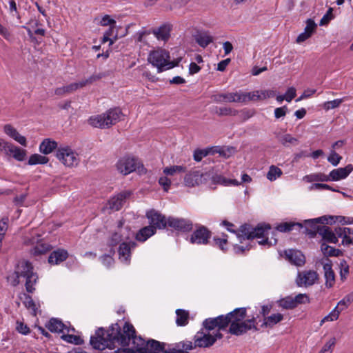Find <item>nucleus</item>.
<instances>
[{"label": "nucleus", "instance_id": "obj_1", "mask_svg": "<svg viewBox=\"0 0 353 353\" xmlns=\"http://www.w3.org/2000/svg\"><path fill=\"white\" fill-rule=\"evenodd\" d=\"M90 343L93 348L100 350L114 349L117 345L126 347L132 344V348L119 349V353H165L166 346L165 343L154 339L145 341L136 335L134 326L127 322L122 330L117 323L112 325L108 330L99 328L94 336H91Z\"/></svg>", "mask_w": 353, "mask_h": 353}, {"label": "nucleus", "instance_id": "obj_2", "mask_svg": "<svg viewBox=\"0 0 353 353\" xmlns=\"http://www.w3.org/2000/svg\"><path fill=\"white\" fill-rule=\"evenodd\" d=\"M334 217L332 216H323L314 219H309L305 221L306 233L311 237H314L316 234L321 236L322 239L331 243L338 242V236L335 230H332L324 223H332Z\"/></svg>", "mask_w": 353, "mask_h": 353}, {"label": "nucleus", "instance_id": "obj_3", "mask_svg": "<svg viewBox=\"0 0 353 353\" xmlns=\"http://www.w3.org/2000/svg\"><path fill=\"white\" fill-rule=\"evenodd\" d=\"M123 117L119 108H111L103 114L90 117L88 122L94 128L101 129L109 128L120 121Z\"/></svg>", "mask_w": 353, "mask_h": 353}, {"label": "nucleus", "instance_id": "obj_4", "mask_svg": "<svg viewBox=\"0 0 353 353\" xmlns=\"http://www.w3.org/2000/svg\"><path fill=\"white\" fill-rule=\"evenodd\" d=\"M148 61L157 68L158 72H161L177 65L181 59L171 61L169 52L163 49H158L150 52Z\"/></svg>", "mask_w": 353, "mask_h": 353}, {"label": "nucleus", "instance_id": "obj_5", "mask_svg": "<svg viewBox=\"0 0 353 353\" xmlns=\"http://www.w3.org/2000/svg\"><path fill=\"white\" fill-rule=\"evenodd\" d=\"M15 270L17 274H19V276L26 279V289L29 293H32L35 288H34V284L37 283L38 276L33 272V267L32 264L28 261H21L18 263Z\"/></svg>", "mask_w": 353, "mask_h": 353}, {"label": "nucleus", "instance_id": "obj_6", "mask_svg": "<svg viewBox=\"0 0 353 353\" xmlns=\"http://www.w3.org/2000/svg\"><path fill=\"white\" fill-rule=\"evenodd\" d=\"M270 230V225L260 224L254 228L247 225H242L239 232L237 233V238L242 243L245 239L264 237Z\"/></svg>", "mask_w": 353, "mask_h": 353}, {"label": "nucleus", "instance_id": "obj_7", "mask_svg": "<svg viewBox=\"0 0 353 353\" xmlns=\"http://www.w3.org/2000/svg\"><path fill=\"white\" fill-rule=\"evenodd\" d=\"M56 157L69 168L76 167L80 162L79 154L69 146L59 147L56 152Z\"/></svg>", "mask_w": 353, "mask_h": 353}, {"label": "nucleus", "instance_id": "obj_8", "mask_svg": "<svg viewBox=\"0 0 353 353\" xmlns=\"http://www.w3.org/2000/svg\"><path fill=\"white\" fill-rule=\"evenodd\" d=\"M103 77L102 74H94L88 77V79H83L79 82H74L68 85L57 88L54 90V93L57 95L63 96L65 94L72 93L78 89L83 88L87 85L92 84L93 82L101 79Z\"/></svg>", "mask_w": 353, "mask_h": 353}, {"label": "nucleus", "instance_id": "obj_9", "mask_svg": "<svg viewBox=\"0 0 353 353\" xmlns=\"http://www.w3.org/2000/svg\"><path fill=\"white\" fill-rule=\"evenodd\" d=\"M222 336V334L219 332L211 333L203 329L195 334L194 344L195 347H208L212 346L217 339H221Z\"/></svg>", "mask_w": 353, "mask_h": 353}, {"label": "nucleus", "instance_id": "obj_10", "mask_svg": "<svg viewBox=\"0 0 353 353\" xmlns=\"http://www.w3.org/2000/svg\"><path fill=\"white\" fill-rule=\"evenodd\" d=\"M210 174L201 170H190L184 176L183 183L186 187L194 188L205 184L208 181Z\"/></svg>", "mask_w": 353, "mask_h": 353}, {"label": "nucleus", "instance_id": "obj_11", "mask_svg": "<svg viewBox=\"0 0 353 353\" xmlns=\"http://www.w3.org/2000/svg\"><path fill=\"white\" fill-rule=\"evenodd\" d=\"M124 222L122 220L119 221L117 223V229L114 231L110 239L109 245L114 247L123 241H128L133 236L132 232L128 227H123Z\"/></svg>", "mask_w": 353, "mask_h": 353}, {"label": "nucleus", "instance_id": "obj_12", "mask_svg": "<svg viewBox=\"0 0 353 353\" xmlns=\"http://www.w3.org/2000/svg\"><path fill=\"white\" fill-rule=\"evenodd\" d=\"M137 159L132 157H123L118 160L116 168L118 172L123 175H128L136 170L139 166Z\"/></svg>", "mask_w": 353, "mask_h": 353}, {"label": "nucleus", "instance_id": "obj_13", "mask_svg": "<svg viewBox=\"0 0 353 353\" xmlns=\"http://www.w3.org/2000/svg\"><path fill=\"white\" fill-rule=\"evenodd\" d=\"M255 323L256 319L254 317L247 320L244 319L236 324L231 325L229 328V332L233 335L240 336L250 330L254 329L256 330L257 328Z\"/></svg>", "mask_w": 353, "mask_h": 353}, {"label": "nucleus", "instance_id": "obj_14", "mask_svg": "<svg viewBox=\"0 0 353 353\" xmlns=\"http://www.w3.org/2000/svg\"><path fill=\"white\" fill-rule=\"evenodd\" d=\"M319 280V274L314 270L299 272L296 279L299 287H309L313 285Z\"/></svg>", "mask_w": 353, "mask_h": 353}, {"label": "nucleus", "instance_id": "obj_15", "mask_svg": "<svg viewBox=\"0 0 353 353\" xmlns=\"http://www.w3.org/2000/svg\"><path fill=\"white\" fill-rule=\"evenodd\" d=\"M226 319L224 318L223 315H220L216 318H209L206 319L203 322V330L207 332H211L213 330H215L212 333H216V332H219L221 330H223L225 328Z\"/></svg>", "mask_w": 353, "mask_h": 353}, {"label": "nucleus", "instance_id": "obj_16", "mask_svg": "<svg viewBox=\"0 0 353 353\" xmlns=\"http://www.w3.org/2000/svg\"><path fill=\"white\" fill-rule=\"evenodd\" d=\"M319 263L323 265L324 270V276L325 279V285L327 288L333 287L335 283V275L332 270V261L327 258H323Z\"/></svg>", "mask_w": 353, "mask_h": 353}, {"label": "nucleus", "instance_id": "obj_17", "mask_svg": "<svg viewBox=\"0 0 353 353\" xmlns=\"http://www.w3.org/2000/svg\"><path fill=\"white\" fill-rule=\"evenodd\" d=\"M146 217L150 221V225L152 226L154 230L163 229L168 225V219L154 210H151L146 213Z\"/></svg>", "mask_w": 353, "mask_h": 353}, {"label": "nucleus", "instance_id": "obj_18", "mask_svg": "<svg viewBox=\"0 0 353 353\" xmlns=\"http://www.w3.org/2000/svg\"><path fill=\"white\" fill-rule=\"evenodd\" d=\"M136 246L133 241H123L119 247V259L125 264H129L130 262L131 250Z\"/></svg>", "mask_w": 353, "mask_h": 353}, {"label": "nucleus", "instance_id": "obj_19", "mask_svg": "<svg viewBox=\"0 0 353 353\" xmlns=\"http://www.w3.org/2000/svg\"><path fill=\"white\" fill-rule=\"evenodd\" d=\"M211 232L204 226H200L191 235L190 241L193 244H207Z\"/></svg>", "mask_w": 353, "mask_h": 353}, {"label": "nucleus", "instance_id": "obj_20", "mask_svg": "<svg viewBox=\"0 0 353 353\" xmlns=\"http://www.w3.org/2000/svg\"><path fill=\"white\" fill-rule=\"evenodd\" d=\"M131 194V191L124 190L112 196L108 201L109 208L114 210H120L123 203L125 202V200L130 196Z\"/></svg>", "mask_w": 353, "mask_h": 353}, {"label": "nucleus", "instance_id": "obj_21", "mask_svg": "<svg viewBox=\"0 0 353 353\" xmlns=\"http://www.w3.org/2000/svg\"><path fill=\"white\" fill-rule=\"evenodd\" d=\"M246 316V308L240 307L228 313L224 318L226 319L225 327L230 325L236 324L245 319Z\"/></svg>", "mask_w": 353, "mask_h": 353}, {"label": "nucleus", "instance_id": "obj_22", "mask_svg": "<svg viewBox=\"0 0 353 353\" xmlns=\"http://www.w3.org/2000/svg\"><path fill=\"white\" fill-rule=\"evenodd\" d=\"M353 171L352 164L347 165L345 168H339L332 170L328 176V181H337L344 179Z\"/></svg>", "mask_w": 353, "mask_h": 353}, {"label": "nucleus", "instance_id": "obj_23", "mask_svg": "<svg viewBox=\"0 0 353 353\" xmlns=\"http://www.w3.org/2000/svg\"><path fill=\"white\" fill-rule=\"evenodd\" d=\"M168 225L183 232H188L192 229V221L185 219L169 217L168 219Z\"/></svg>", "mask_w": 353, "mask_h": 353}, {"label": "nucleus", "instance_id": "obj_24", "mask_svg": "<svg viewBox=\"0 0 353 353\" xmlns=\"http://www.w3.org/2000/svg\"><path fill=\"white\" fill-rule=\"evenodd\" d=\"M213 100L216 103H242V100H243V98H242L241 96V91H239L236 92L223 93L214 95Z\"/></svg>", "mask_w": 353, "mask_h": 353}, {"label": "nucleus", "instance_id": "obj_25", "mask_svg": "<svg viewBox=\"0 0 353 353\" xmlns=\"http://www.w3.org/2000/svg\"><path fill=\"white\" fill-rule=\"evenodd\" d=\"M192 349L191 341H182L172 345L166 344L165 353H188Z\"/></svg>", "mask_w": 353, "mask_h": 353}, {"label": "nucleus", "instance_id": "obj_26", "mask_svg": "<svg viewBox=\"0 0 353 353\" xmlns=\"http://www.w3.org/2000/svg\"><path fill=\"white\" fill-rule=\"evenodd\" d=\"M5 154L13 157L18 161H23L26 159L27 151L10 142Z\"/></svg>", "mask_w": 353, "mask_h": 353}, {"label": "nucleus", "instance_id": "obj_27", "mask_svg": "<svg viewBox=\"0 0 353 353\" xmlns=\"http://www.w3.org/2000/svg\"><path fill=\"white\" fill-rule=\"evenodd\" d=\"M208 174L210 176L208 177V181H210V185H216L220 184L225 186L229 185H239L241 184L236 179H228L220 174H214L212 172L208 171Z\"/></svg>", "mask_w": 353, "mask_h": 353}, {"label": "nucleus", "instance_id": "obj_28", "mask_svg": "<svg viewBox=\"0 0 353 353\" xmlns=\"http://www.w3.org/2000/svg\"><path fill=\"white\" fill-rule=\"evenodd\" d=\"M338 239H342L341 243L344 246L353 245V230L350 228L337 227L335 228Z\"/></svg>", "mask_w": 353, "mask_h": 353}, {"label": "nucleus", "instance_id": "obj_29", "mask_svg": "<svg viewBox=\"0 0 353 353\" xmlns=\"http://www.w3.org/2000/svg\"><path fill=\"white\" fill-rule=\"evenodd\" d=\"M3 132L9 137L19 143L22 146H27L26 138L21 135L17 130L10 124H6L3 126Z\"/></svg>", "mask_w": 353, "mask_h": 353}, {"label": "nucleus", "instance_id": "obj_30", "mask_svg": "<svg viewBox=\"0 0 353 353\" xmlns=\"http://www.w3.org/2000/svg\"><path fill=\"white\" fill-rule=\"evenodd\" d=\"M285 256L292 263L296 266H302L305 263V256L299 250H288L285 251Z\"/></svg>", "mask_w": 353, "mask_h": 353}, {"label": "nucleus", "instance_id": "obj_31", "mask_svg": "<svg viewBox=\"0 0 353 353\" xmlns=\"http://www.w3.org/2000/svg\"><path fill=\"white\" fill-rule=\"evenodd\" d=\"M36 242L34 239H28V241H25V243L28 245H32ZM52 249V247L50 244L43 242V241H37V245L30 250V253L32 255L37 256L46 254L47 252L50 251Z\"/></svg>", "mask_w": 353, "mask_h": 353}, {"label": "nucleus", "instance_id": "obj_32", "mask_svg": "<svg viewBox=\"0 0 353 353\" xmlns=\"http://www.w3.org/2000/svg\"><path fill=\"white\" fill-rule=\"evenodd\" d=\"M46 326L50 332H64V330H67L68 332L70 330L72 332H74V328L70 329L64 325L61 321L54 318L51 319Z\"/></svg>", "mask_w": 353, "mask_h": 353}, {"label": "nucleus", "instance_id": "obj_33", "mask_svg": "<svg viewBox=\"0 0 353 353\" xmlns=\"http://www.w3.org/2000/svg\"><path fill=\"white\" fill-rule=\"evenodd\" d=\"M171 26L163 24L158 28L154 29L152 33L159 41L167 42L170 37Z\"/></svg>", "mask_w": 353, "mask_h": 353}, {"label": "nucleus", "instance_id": "obj_34", "mask_svg": "<svg viewBox=\"0 0 353 353\" xmlns=\"http://www.w3.org/2000/svg\"><path fill=\"white\" fill-rule=\"evenodd\" d=\"M68 256V252L65 250L59 249L52 252L48 258V261L51 264H59L65 261Z\"/></svg>", "mask_w": 353, "mask_h": 353}, {"label": "nucleus", "instance_id": "obj_35", "mask_svg": "<svg viewBox=\"0 0 353 353\" xmlns=\"http://www.w3.org/2000/svg\"><path fill=\"white\" fill-rule=\"evenodd\" d=\"M283 315L281 313L272 314L263 319L262 327L272 328L275 325L283 321Z\"/></svg>", "mask_w": 353, "mask_h": 353}, {"label": "nucleus", "instance_id": "obj_36", "mask_svg": "<svg viewBox=\"0 0 353 353\" xmlns=\"http://www.w3.org/2000/svg\"><path fill=\"white\" fill-rule=\"evenodd\" d=\"M57 148V143L50 139H44L39 145V151L41 153L47 155L50 154Z\"/></svg>", "mask_w": 353, "mask_h": 353}, {"label": "nucleus", "instance_id": "obj_37", "mask_svg": "<svg viewBox=\"0 0 353 353\" xmlns=\"http://www.w3.org/2000/svg\"><path fill=\"white\" fill-rule=\"evenodd\" d=\"M216 153H221V152L217 149H213L212 148L203 150L197 149L194 152L193 158L195 161L199 162L208 154H214Z\"/></svg>", "mask_w": 353, "mask_h": 353}, {"label": "nucleus", "instance_id": "obj_38", "mask_svg": "<svg viewBox=\"0 0 353 353\" xmlns=\"http://www.w3.org/2000/svg\"><path fill=\"white\" fill-rule=\"evenodd\" d=\"M155 230H156L150 225L144 227L137 234L136 239L139 241L143 242L152 236L155 233Z\"/></svg>", "mask_w": 353, "mask_h": 353}, {"label": "nucleus", "instance_id": "obj_39", "mask_svg": "<svg viewBox=\"0 0 353 353\" xmlns=\"http://www.w3.org/2000/svg\"><path fill=\"white\" fill-rule=\"evenodd\" d=\"M197 43L202 48H205L208 45L213 41V38L208 32H199L195 36Z\"/></svg>", "mask_w": 353, "mask_h": 353}, {"label": "nucleus", "instance_id": "obj_40", "mask_svg": "<svg viewBox=\"0 0 353 353\" xmlns=\"http://www.w3.org/2000/svg\"><path fill=\"white\" fill-rule=\"evenodd\" d=\"M303 180L307 183H311L314 181H329L328 176L321 172L313 173L311 174L305 175L303 177Z\"/></svg>", "mask_w": 353, "mask_h": 353}, {"label": "nucleus", "instance_id": "obj_41", "mask_svg": "<svg viewBox=\"0 0 353 353\" xmlns=\"http://www.w3.org/2000/svg\"><path fill=\"white\" fill-rule=\"evenodd\" d=\"M321 250L323 255L326 256L325 258H327V256H338L342 253L340 250L330 246L325 243H321Z\"/></svg>", "mask_w": 353, "mask_h": 353}, {"label": "nucleus", "instance_id": "obj_42", "mask_svg": "<svg viewBox=\"0 0 353 353\" xmlns=\"http://www.w3.org/2000/svg\"><path fill=\"white\" fill-rule=\"evenodd\" d=\"M23 296L24 298L23 303L25 307L29 310L33 315L36 316L38 312L39 305H37L29 295L23 294Z\"/></svg>", "mask_w": 353, "mask_h": 353}, {"label": "nucleus", "instance_id": "obj_43", "mask_svg": "<svg viewBox=\"0 0 353 353\" xmlns=\"http://www.w3.org/2000/svg\"><path fill=\"white\" fill-rule=\"evenodd\" d=\"M176 323L178 326H184L188 323L189 313L184 310L178 309L176 310Z\"/></svg>", "mask_w": 353, "mask_h": 353}, {"label": "nucleus", "instance_id": "obj_44", "mask_svg": "<svg viewBox=\"0 0 353 353\" xmlns=\"http://www.w3.org/2000/svg\"><path fill=\"white\" fill-rule=\"evenodd\" d=\"M49 161V159L46 156H43L39 154H32L28 161V164L30 165H44L46 164Z\"/></svg>", "mask_w": 353, "mask_h": 353}, {"label": "nucleus", "instance_id": "obj_45", "mask_svg": "<svg viewBox=\"0 0 353 353\" xmlns=\"http://www.w3.org/2000/svg\"><path fill=\"white\" fill-rule=\"evenodd\" d=\"M353 302V292L345 295L336 305V307L341 312L347 309Z\"/></svg>", "mask_w": 353, "mask_h": 353}, {"label": "nucleus", "instance_id": "obj_46", "mask_svg": "<svg viewBox=\"0 0 353 353\" xmlns=\"http://www.w3.org/2000/svg\"><path fill=\"white\" fill-rule=\"evenodd\" d=\"M283 174L282 170L276 165H271L266 174L267 179L270 181H274Z\"/></svg>", "mask_w": 353, "mask_h": 353}, {"label": "nucleus", "instance_id": "obj_47", "mask_svg": "<svg viewBox=\"0 0 353 353\" xmlns=\"http://www.w3.org/2000/svg\"><path fill=\"white\" fill-rule=\"evenodd\" d=\"M186 170V168L183 165H172L169 167H165L163 172V174L168 176H174L176 173L185 172Z\"/></svg>", "mask_w": 353, "mask_h": 353}, {"label": "nucleus", "instance_id": "obj_48", "mask_svg": "<svg viewBox=\"0 0 353 353\" xmlns=\"http://www.w3.org/2000/svg\"><path fill=\"white\" fill-rule=\"evenodd\" d=\"M297 225L300 228H302V224L299 223H294V222H285L279 224L276 226V230L281 232H286L291 231L293 228Z\"/></svg>", "mask_w": 353, "mask_h": 353}, {"label": "nucleus", "instance_id": "obj_49", "mask_svg": "<svg viewBox=\"0 0 353 353\" xmlns=\"http://www.w3.org/2000/svg\"><path fill=\"white\" fill-rule=\"evenodd\" d=\"M279 305L280 307L287 310L294 309L296 307L294 298L291 296H287L281 299L279 301Z\"/></svg>", "mask_w": 353, "mask_h": 353}, {"label": "nucleus", "instance_id": "obj_50", "mask_svg": "<svg viewBox=\"0 0 353 353\" xmlns=\"http://www.w3.org/2000/svg\"><path fill=\"white\" fill-rule=\"evenodd\" d=\"M61 339L68 343L75 345H81L83 343V340L80 336L74 334H63Z\"/></svg>", "mask_w": 353, "mask_h": 353}, {"label": "nucleus", "instance_id": "obj_51", "mask_svg": "<svg viewBox=\"0 0 353 353\" xmlns=\"http://www.w3.org/2000/svg\"><path fill=\"white\" fill-rule=\"evenodd\" d=\"M241 96L243 98L242 103H246L250 101H259L258 90L250 92H241Z\"/></svg>", "mask_w": 353, "mask_h": 353}, {"label": "nucleus", "instance_id": "obj_52", "mask_svg": "<svg viewBox=\"0 0 353 353\" xmlns=\"http://www.w3.org/2000/svg\"><path fill=\"white\" fill-rule=\"evenodd\" d=\"M343 101V99H336L333 101H326L323 103L322 107L325 110L327 111L338 108Z\"/></svg>", "mask_w": 353, "mask_h": 353}, {"label": "nucleus", "instance_id": "obj_53", "mask_svg": "<svg viewBox=\"0 0 353 353\" xmlns=\"http://www.w3.org/2000/svg\"><path fill=\"white\" fill-rule=\"evenodd\" d=\"M215 113L219 116L236 115L237 111L228 107L216 108Z\"/></svg>", "mask_w": 353, "mask_h": 353}, {"label": "nucleus", "instance_id": "obj_54", "mask_svg": "<svg viewBox=\"0 0 353 353\" xmlns=\"http://www.w3.org/2000/svg\"><path fill=\"white\" fill-rule=\"evenodd\" d=\"M349 274V265L345 260L340 263V279L342 281H345Z\"/></svg>", "mask_w": 353, "mask_h": 353}, {"label": "nucleus", "instance_id": "obj_55", "mask_svg": "<svg viewBox=\"0 0 353 353\" xmlns=\"http://www.w3.org/2000/svg\"><path fill=\"white\" fill-rule=\"evenodd\" d=\"M342 157L334 150H331L327 161L333 165L336 166L340 163Z\"/></svg>", "mask_w": 353, "mask_h": 353}, {"label": "nucleus", "instance_id": "obj_56", "mask_svg": "<svg viewBox=\"0 0 353 353\" xmlns=\"http://www.w3.org/2000/svg\"><path fill=\"white\" fill-rule=\"evenodd\" d=\"M259 101L265 100L268 98L274 97L276 94L273 90H258Z\"/></svg>", "mask_w": 353, "mask_h": 353}, {"label": "nucleus", "instance_id": "obj_57", "mask_svg": "<svg viewBox=\"0 0 353 353\" xmlns=\"http://www.w3.org/2000/svg\"><path fill=\"white\" fill-rule=\"evenodd\" d=\"M336 343V339L334 337L331 338L323 347L322 350L319 353H331L332 347Z\"/></svg>", "mask_w": 353, "mask_h": 353}, {"label": "nucleus", "instance_id": "obj_58", "mask_svg": "<svg viewBox=\"0 0 353 353\" xmlns=\"http://www.w3.org/2000/svg\"><path fill=\"white\" fill-rule=\"evenodd\" d=\"M159 183L163 188L165 192H168L170 189L172 182L171 180L165 175L159 178Z\"/></svg>", "mask_w": 353, "mask_h": 353}, {"label": "nucleus", "instance_id": "obj_59", "mask_svg": "<svg viewBox=\"0 0 353 353\" xmlns=\"http://www.w3.org/2000/svg\"><path fill=\"white\" fill-rule=\"evenodd\" d=\"M341 312L335 307L327 315L324 317L327 321H334L339 319Z\"/></svg>", "mask_w": 353, "mask_h": 353}, {"label": "nucleus", "instance_id": "obj_60", "mask_svg": "<svg viewBox=\"0 0 353 353\" xmlns=\"http://www.w3.org/2000/svg\"><path fill=\"white\" fill-rule=\"evenodd\" d=\"M316 28V24L314 23V21L310 19H307L306 21V26L304 29V32L307 33L310 35V37H311L312 34L314 32L315 29Z\"/></svg>", "mask_w": 353, "mask_h": 353}, {"label": "nucleus", "instance_id": "obj_61", "mask_svg": "<svg viewBox=\"0 0 353 353\" xmlns=\"http://www.w3.org/2000/svg\"><path fill=\"white\" fill-rule=\"evenodd\" d=\"M20 278L19 274H17V270H15L13 273L8 276L7 279L12 286H17L20 283Z\"/></svg>", "mask_w": 353, "mask_h": 353}, {"label": "nucleus", "instance_id": "obj_62", "mask_svg": "<svg viewBox=\"0 0 353 353\" xmlns=\"http://www.w3.org/2000/svg\"><path fill=\"white\" fill-rule=\"evenodd\" d=\"M296 306L299 304L310 303V299L306 294H299L294 298Z\"/></svg>", "mask_w": 353, "mask_h": 353}, {"label": "nucleus", "instance_id": "obj_63", "mask_svg": "<svg viewBox=\"0 0 353 353\" xmlns=\"http://www.w3.org/2000/svg\"><path fill=\"white\" fill-rule=\"evenodd\" d=\"M101 263L107 268L112 267L114 263L113 257L109 254H104L100 258Z\"/></svg>", "mask_w": 353, "mask_h": 353}, {"label": "nucleus", "instance_id": "obj_64", "mask_svg": "<svg viewBox=\"0 0 353 353\" xmlns=\"http://www.w3.org/2000/svg\"><path fill=\"white\" fill-rule=\"evenodd\" d=\"M281 142L282 143L283 145H285L286 143L295 145L298 143V139L293 137L290 134H285L282 137Z\"/></svg>", "mask_w": 353, "mask_h": 353}]
</instances>
